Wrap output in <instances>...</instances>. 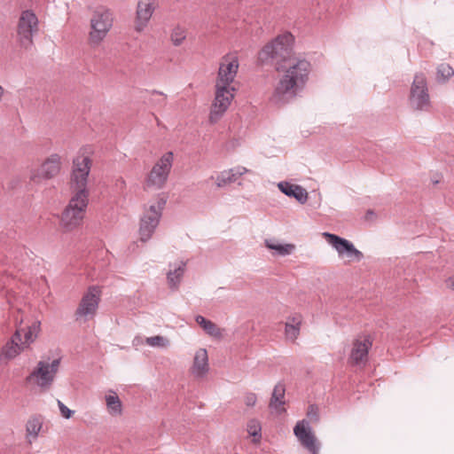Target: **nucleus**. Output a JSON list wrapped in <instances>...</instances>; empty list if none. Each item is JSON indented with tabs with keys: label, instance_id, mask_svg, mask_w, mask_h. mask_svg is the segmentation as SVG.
<instances>
[{
	"label": "nucleus",
	"instance_id": "12",
	"mask_svg": "<svg viewBox=\"0 0 454 454\" xmlns=\"http://www.w3.org/2000/svg\"><path fill=\"white\" fill-rule=\"evenodd\" d=\"M99 301L100 289L95 286L89 287L75 311L76 318H82L84 321L92 318L96 315Z\"/></svg>",
	"mask_w": 454,
	"mask_h": 454
},
{
	"label": "nucleus",
	"instance_id": "36",
	"mask_svg": "<svg viewBox=\"0 0 454 454\" xmlns=\"http://www.w3.org/2000/svg\"><path fill=\"white\" fill-rule=\"evenodd\" d=\"M308 416L311 419H315V420L318 419V416H317V408L315 406H313V405L309 406V411H308Z\"/></svg>",
	"mask_w": 454,
	"mask_h": 454
},
{
	"label": "nucleus",
	"instance_id": "18",
	"mask_svg": "<svg viewBox=\"0 0 454 454\" xmlns=\"http://www.w3.org/2000/svg\"><path fill=\"white\" fill-rule=\"evenodd\" d=\"M157 5V0L138 1L136 12V31L141 32L145 28Z\"/></svg>",
	"mask_w": 454,
	"mask_h": 454
},
{
	"label": "nucleus",
	"instance_id": "38",
	"mask_svg": "<svg viewBox=\"0 0 454 454\" xmlns=\"http://www.w3.org/2000/svg\"><path fill=\"white\" fill-rule=\"evenodd\" d=\"M153 94H159V95H162V96H165L164 93L160 92V91H158V90H153L152 92Z\"/></svg>",
	"mask_w": 454,
	"mask_h": 454
},
{
	"label": "nucleus",
	"instance_id": "10",
	"mask_svg": "<svg viewBox=\"0 0 454 454\" xmlns=\"http://www.w3.org/2000/svg\"><path fill=\"white\" fill-rule=\"evenodd\" d=\"M38 30V19L31 11L22 12L18 24V40L20 47L25 50L31 48L33 35Z\"/></svg>",
	"mask_w": 454,
	"mask_h": 454
},
{
	"label": "nucleus",
	"instance_id": "24",
	"mask_svg": "<svg viewBox=\"0 0 454 454\" xmlns=\"http://www.w3.org/2000/svg\"><path fill=\"white\" fill-rule=\"evenodd\" d=\"M301 316L294 315L287 318L285 327V335L288 340H295L300 334Z\"/></svg>",
	"mask_w": 454,
	"mask_h": 454
},
{
	"label": "nucleus",
	"instance_id": "2",
	"mask_svg": "<svg viewBox=\"0 0 454 454\" xmlns=\"http://www.w3.org/2000/svg\"><path fill=\"white\" fill-rule=\"evenodd\" d=\"M16 330L11 340L2 348V354L7 359H13L22 351L29 348L40 331V322L23 325V318L15 317Z\"/></svg>",
	"mask_w": 454,
	"mask_h": 454
},
{
	"label": "nucleus",
	"instance_id": "33",
	"mask_svg": "<svg viewBox=\"0 0 454 454\" xmlns=\"http://www.w3.org/2000/svg\"><path fill=\"white\" fill-rule=\"evenodd\" d=\"M145 342L151 347L164 348L168 345V339L160 335L148 337L146 338Z\"/></svg>",
	"mask_w": 454,
	"mask_h": 454
},
{
	"label": "nucleus",
	"instance_id": "13",
	"mask_svg": "<svg viewBox=\"0 0 454 454\" xmlns=\"http://www.w3.org/2000/svg\"><path fill=\"white\" fill-rule=\"evenodd\" d=\"M323 235L340 257L346 255L349 261L355 262H359L364 258L363 253L356 249L349 240L329 232H324Z\"/></svg>",
	"mask_w": 454,
	"mask_h": 454
},
{
	"label": "nucleus",
	"instance_id": "5",
	"mask_svg": "<svg viewBox=\"0 0 454 454\" xmlns=\"http://www.w3.org/2000/svg\"><path fill=\"white\" fill-rule=\"evenodd\" d=\"M167 203V197L160 195L156 202L151 204L145 209L140 219L139 236L142 242L148 241L155 229L157 228L161 217L162 210Z\"/></svg>",
	"mask_w": 454,
	"mask_h": 454
},
{
	"label": "nucleus",
	"instance_id": "14",
	"mask_svg": "<svg viewBox=\"0 0 454 454\" xmlns=\"http://www.w3.org/2000/svg\"><path fill=\"white\" fill-rule=\"evenodd\" d=\"M323 235L340 257L346 255L349 261L355 262H359L364 258L363 253L356 249L349 240L329 232H324Z\"/></svg>",
	"mask_w": 454,
	"mask_h": 454
},
{
	"label": "nucleus",
	"instance_id": "20",
	"mask_svg": "<svg viewBox=\"0 0 454 454\" xmlns=\"http://www.w3.org/2000/svg\"><path fill=\"white\" fill-rule=\"evenodd\" d=\"M208 370L207 352L205 348H200L194 355L191 373L196 379H202L207 375Z\"/></svg>",
	"mask_w": 454,
	"mask_h": 454
},
{
	"label": "nucleus",
	"instance_id": "34",
	"mask_svg": "<svg viewBox=\"0 0 454 454\" xmlns=\"http://www.w3.org/2000/svg\"><path fill=\"white\" fill-rule=\"evenodd\" d=\"M58 405L60 411V413L62 417L65 419L71 418L72 414L74 413L73 411H71L69 408H67L61 401L58 400Z\"/></svg>",
	"mask_w": 454,
	"mask_h": 454
},
{
	"label": "nucleus",
	"instance_id": "19",
	"mask_svg": "<svg viewBox=\"0 0 454 454\" xmlns=\"http://www.w3.org/2000/svg\"><path fill=\"white\" fill-rule=\"evenodd\" d=\"M372 347V341L365 337L363 340H356L353 343V348L349 356V361L352 364H364L368 358V352Z\"/></svg>",
	"mask_w": 454,
	"mask_h": 454
},
{
	"label": "nucleus",
	"instance_id": "4",
	"mask_svg": "<svg viewBox=\"0 0 454 454\" xmlns=\"http://www.w3.org/2000/svg\"><path fill=\"white\" fill-rule=\"evenodd\" d=\"M90 168L91 160L89 156L79 155L74 159L70 176V190L72 194L89 198L87 184Z\"/></svg>",
	"mask_w": 454,
	"mask_h": 454
},
{
	"label": "nucleus",
	"instance_id": "28",
	"mask_svg": "<svg viewBox=\"0 0 454 454\" xmlns=\"http://www.w3.org/2000/svg\"><path fill=\"white\" fill-rule=\"evenodd\" d=\"M111 393L106 395V407L111 415L117 416L121 413V402L114 392Z\"/></svg>",
	"mask_w": 454,
	"mask_h": 454
},
{
	"label": "nucleus",
	"instance_id": "23",
	"mask_svg": "<svg viewBox=\"0 0 454 454\" xmlns=\"http://www.w3.org/2000/svg\"><path fill=\"white\" fill-rule=\"evenodd\" d=\"M278 187L285 195L294 198L301 204H304L308 200V192L301 185L283 181L278 184Z\"/></svg>",
	"mask_w": 454,
	"mask_h": 454
},
{
	"label": "nucleus",
	"instance_id": "21",
	"mask_svg": "<svg viewBox=\"0 0 454 454\" xmlns=\"http://www.w3.org/2000/svg\"><path fill=\"white\" fill-rule=\"evenodd\" d=\"M249 171V169L243 166H237L227 170H223L220 172L215 178L216 186L223 188L228 184L235 183L239 177Z\"/></svg>",
	"mask_w": 454,
	"mask_h": 454
},
{
	"label": "nucleus",
	"instance_id": "3",
	"mask_svg": "<svg viewBox=\"0 0 454 454\" xmlns=\"http://www.w3.org/2000/svg\"><path fill=\"white\" fill-rule=\"evenodd\" d=\"M59 364V358L54 359L51 363L40 360L25 378V384L32 387H38L43 392L48 391L55 380Z\"/></svg>",
	"mask_w": 454,
	"mask_h": 454
},
{
	"label": "nucleus",
	"instance_id": "6",
	"mask_svg": "<svg viewBox=\"0 0 454 454\" xmlns=\"http://www.w3.org/2000/svg\"><path fill=\"white\" fill-rule=\"evenodd\" d=\"M113 12L105 7L98 8L90 19L89 41L92 46H98L107 35L113 26Z\"/></svg>",
	"mask_w": 454,
	"mask_h": 454
},
{
	"label": "nucleus",
	"instance_id": "8",
	"mask_svg": "<svg viewBox=\"0 0 454 454\" xmlns=\"http://www.w3.org/2000/svg\"><path fill=\"white\" fill-rule=\"evenodd\" d=\"M89 203V198L72 194L68 205L62 214L61 223L64 228L71 231L81 224Z\"/></svg>",
	"mask_w": 454,
	"mask_h": 454
},
{
	"label": "nucleus",
	"instance_id": "17",
	"mask_svg": "<svg viewBox=\"0 0 454 454\" xmlns=\"http://www.w3.org/2000/svg\"><path fill=\"white\" fill-rule=\"evenodd\" d=\"M239 69L238 58L226 55L223 58L219 70L216 83H222L224 86H231L232 82Z\"/></svg>",
	"mask_w": 454,
	"mask_h": 454
},
{
	"label": "nucleus",
	"instance_id": "27",
	"mask_svg": "<svg viewBox=\"0 0 454 454\" xmlns=\"http://www.w3.org/2000/svg\"><path fill=\"white\" fill-rule=\"evenodd\" d=\"M265 246L267 248L274 250L280 256L289 255L295 249V246L293 244H280L274 239H266Z\"/></svg>",
	"mask_w": 454,
	"mask_h": 454
},
{
	"label": "nucleus",
	"instance_id": "7",
	"mask_svg": "<svg viewBox=\"0 0 454 454\" xmlns=\"http://www.w3.org/2000/svg\"><path fill=\"white\" fill-rule=\"evenodd\" d=\"M409 104L413 110L428 112L431 100L426 74L417 73L414 75L409 95Z\"/></svg>",
	"mask_w": 454,
	"mask_h": 454
},
{
	"label": "nucleus",
	"instance_id": "32",
	"mask_svg": "<svg viewBox=\"0 0 454 454\" xmlns=\"http://www.w3.org/2000/svg\"><path fill=\"white\" fill-rule=\"evenodd\" d=\"M26 427L27 435L35 438L41 430L42 422L37 418H32L27 421Z\"/></svg>",
	"mask_w": 454,
	"mask_h": 454
},
{
	"label": "nucleus",
	"instance_id": "9",
	"mask_svg": "<svg viewBox=\"0 0 454 454\" xmlns=\"http://www.w3.org/2000/svg\"><path fill=\"white\" fill-rule=\"evenodd\" d=\"M173 160L172 152H167L159 159L146 177V187L160 190L165 185L173 165Z\"/></svg>",
	"mask_w": 454,
	"mask_h": 454
},
{
	"label": "nucleus",
	"instance_id": "16",
	"mask_svg": "<svg viewBox=\"0 0 454 454\" xmlns=\"http://www.w3.org/2000/svg\"><path fill=\"white\" fill-rule=\"evenodd\" d=\"M294 434L301 442L311 454H318L320 444L317 441L312 433L309 422L306 419L298 421L294 428Z\"/></svg>",
	"mask_w": 454,
	"mask_h": 454
},
{
	"label": "nucleus",
	"instance_id": "37",
	"mask_svg": "<svg viewBox=\"0 0 454 454\" xmlns=\"http://www.w3.org/2000/svg\"><path fill=\"white\" fill-rule=\"evenodd\" d=\"M449 286L454 290V277L450 278L449 279Z\"/></svg>",
	"mask_w": 454,
	"mask_h": 454
},
{
	"label": "nucleus",
	"instance_id": "25",
	"mask_svg": "<svg viewBox=\"0 0 454 454\" xmlns=\"http://www.w3.org/2000/svg\"><path fill=\"white\" fill-rule=\"evenodd\" d=\"M285 391L286 389L283 384L278 383L275 386L269 404L271 410H274L278 412L285 411V409L281 408L285 404Z\"/></svg>",
	"mask_w": 454,
	"mask_h": 454
},
{
	"label": "nucleus",
	"instance_id": "35",
	"mask_svg": "<svg viewBox=\"0 0 454 454\" xmlns=\"http://www.w3.org/2000/svg\"><path fill=\"white\" fill-rule=\"evenodd\" d=\"M257 402V396L254 393H248L245 396V403L248 407H253Z\"/></svg>",
	"mask_w": 454,
	"mask_h": 454
},
{
	"label": "nucleus",
	"instance_id": "22",
	"mask_svg": "<svg viewBox=\"0 0 454 454\" xmlns=\"http://www.w3.org/2000/svg\"><path fill=\"white\" fill-rule=\"evenodd\" d=\"M186 263L179 261L175 263H169V270L167 272L168 286L171 290H177L185 271Z\"/></svg>",
	"mask_w": 454,
	"mask_h": 454
},
{
	"label": "nucleus",
	"instance_id": "30",
	"mask_svg": "<svg viewBox=\"0 0 454 454\" xmlns=\"http://www.w3.org/2000/svg\"><path fill=\"white\" fill-rule=\"evenodd\" d=\"M247 433L253 436V442L256 443L259 442L262 437L261 431L262 427L261 423L256 419H252L247 422Z\"/></svg>",
	"mask_w": 454,
	"mask_h": 454
},
{
	"label": "nucleus",
	"instance_id": "15",
	"mask_svg": "<svg viewBox=\"0 0 454 454\" xmlns=\"http://www.w3.org/2000/svg\"><path fill=\"white\" fill-rule=\"evenodd\" d=\"M61 158L59 154H51L35 170L32 171L30 179L35 184L48 180L56 176L60 171Z\"/></svg>",
	"mask_w": 454,
	"mask_h": 454
},
{
	"label": "nucleus",
	"instance_id": "29",
	"mask_svg": "<svg viewBox=\"0 0 454 454\" xmlns=\"http://www.w3.org/2000/svg\"><path fill=\"white\" fill-rule=\"evenodd\" d=\"M452 76H454V69L451 66L446 63H442L436 67V81L439 83L447 82Z\"/></svg>",
	"mask_w": 454,
	"mask_h": 454
},
{
	"label": "nucleus",
	"instance_id": "26",
	"mask_svg": "<svg viewBox=\"0 0 454 454\" xmlns=\"http://www.w3.org/2000/svg\"><path fill=\"white\" fill-rule=\"evenodd\" d=\"M195 321L207 334L215 338H220L222 336L220 328L214 322L205 318L200 315H198L195 317Z\"/></svg>",
	"mask_w": 454,
	"mask_h": 454
},
{
	"label": "nucleus",
	"instance_id": "11",
	"mask_svg": "<svg viewBox=\"0 0 454 454\" xmlns=\"http://www.w3.org/2000/svg\"><path fill=\"white\" fill-rule=\"evenodd\" d=\"M234 90L233 86H224L222 85V83L215 84V101L209 114V121L211 123L217 122L228 109L234 98Z\"/></svg>",
	"mask_w": 454,
	"mask_h": 454
},
{
	"label": "nucleus",
	"instance_id": "1",
	"mask_svg": "<svg viewBox=\"0 0 454 454\" xmlns=\"http://www.w3.org/2000/svg\"><path fill=\"white\" fill-rule=\"evenodd\" d=\"M293 35L286 32L267 43L258 53L260 64L274 66L277 71L283 72L270 97L275 105L287 104L299 96L311 71L309 60L293 56Z\"/></svg>",
	"mask_w": 454,
	"mask_h": 454
},
{
	"label": "nucleus",
	"instance_id": "31",
	"mask_svg": "<svg viewBox=\"0 0 454 454\" xmlns=\"http://www.w3.org/2000/svg\"><path fill=\"white\" fill-rule=\"evenodd\" d=\"M185 38H186V31L184 28L181 27L180 26H176V27L173 28L171 35H170V39H171L172 43L175 46L181 45L184 43V41L185 40Z\"/></svg>",
	"mask_w": 454,
	"mask_h": 454
}]
</instances>
